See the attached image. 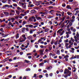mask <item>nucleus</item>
Returning <instances> with one entry per match:
<instances>
[{
    "label": "nucleus",
    "instance_id": "1",
    "mask_svg": "<svg viewBox=\"0 0 79 79\" xmlns=\"http://www.w3.org/2000/svg\"><path fill=\"white\" fill-rule=\"evenodd\" d=\"M74 38L75 42L73 43V45L74 46H77V44H79V34L78 32H77L76 36H74Z\"/></svg>",
    "mask_w": 79,
    "mask_h": 79
},
{
    "label": "nucleus",
    "instance_id": "2",
    "mask_svg": "<svg viewBox=\"0 0 79 79\" xmlns=\"http://www.w3.org/2000/svg\"><path fill=\"white\" fill-rule=\"evenodd\" d=\"M22 37H23V39H23L22 40H20L19 42H24L27 39L26 37V35L24 34L23 35H22Z\"/></svg>",
    "mask_w": 79,
    "mask_h": 79
},
{
    "label": "nucleus",
    "instance_id": "3",
    "mask_svg": "<svg viewBox=\"0 0 79 79\" xmlns=\"http://www.w3.org/2000/svg\"><path fill=\"white\" fill-rule=\"evenodd\" d=\"M25 27L28 28H32L34 27V25L31 24L26 25H25Z\"/></svg>",
    "mask_w": 79,
    "mask_h": 79
},
{
    "label": "nucleus",
    "instance_id": "4",
    "mask_svg": "<svg viewBox=\"0 0 79 79\" xmlns=\"http://www.w3.org/2000/svg\"><path fill=\"white\" fill-rule=\"evenodd\" d=\"M66 18V16H64V17H62V18H61L60 19V20H61V21L60 22V24H61L64 21V19H65Z\"/></svg>",
    "mask_w": 79,
    "mask_h": 79
},
{
    "label": "nucleus",
    "instance_id": "5",
    "mask_svg": "<svg viewBox=\"0 0 79 79\" xmlns=\"http://www.w3.org/2000/svg\"><path fill=\"white\" fill-rule=\"evenodd\" d=\"M34 5L32 4H29L28 5V8H32V7H34Z\"/></svg>",
    "mask_w": 79,
    "mask_h": 79
},
{
    "label": "nucleus",
    "instance_id": "6",
    "mask_svg": "<svg viewBox=\"0 0 79 79\" xmlns=\"http://www.w3.org/2000/svg\"><path fill=\"white\" fill-rule=\"evenodd\" d=\"M67 13L68 15H69V16H71V15H72V14H73V13H72V12L69 11H68L67 12Z\"/></svg>",
    "mask_w": 79,
    "mask_h": 79
},
{
    "label": "nucleus",
    "instance_id": "7",
    "mask_svg": "<svg viewBox=\"0 0 79 79\" xmlns=\"http://www.w3.org/2000/svg\"><path fill=\"white\" fill-rule=\"evenodd\" d=\"M69 71V70L67 69H65L64 71V74H67Z\"/></svg>",
    "mask_w": 79,
    "mask_h": 79
},
{
    "label": "nucleus",
    "instance_id": "8",
    "mask_svg": "<svg viewBox=\"0 0 79 79\" xmlns=\"http://www.w3.org/2000/svg\"><path fill=\"white\" fill-rule=\"evenodd\" d=\"M31 13H33V14L34 13L35 14H36V13H37V12H36V11L35 10H32L31 11Z\"/></svg>",
    "mask_w": 79,
    "mask_h": 79
},
{
    "label": "nucleus",
    "instance_id": "9",
    "mask_svg": "<svg viewBox=\"0 0 79 79\" xmlns=\"http://www.w3.org/2000/svg\"><path fill=\"white\" fill-rule=\"evenodd\" d=\"M63 30V28L60 29L57 31V33H59V34H60V32H61V31H62Z\"/></svg>",
    "mask_w": 79,
    "mask_h": 79
},
{
    "label": "nucleus",
    "instance_id": "10",
    "mask_svg": "<svg viewBox=\"0 0 79 79\" xmlns=\"http://www.w3.org/2000/svg\"><path fill=\"white\" fill-rule=\"evenodd\" d=\"M77 58V59H79V55H75L73 57V59Z\"/></svg>",
    "mask_w": 79,
    "mask_h": 79
},
{
    "label": "nucleus",
    "instance_id": "11",
    "mask_svg": "<svg viewBox=\"0 0 79 79\" xmlns=\"http://www.w3.org/2000/svg\"><path fill=\"white\" fill-rule=\"evenodd\" d=\"M3 13L6 16H9V13L6 12H4Z\"/></svg>",
    "mask_w": 79,
    "mask_h": 79
},
{
    "label": "nucleus",
    "instance_id": "12",
    "mask_svg": "<svg viewBox=\"0 0 79 79\" xmlns=\"http://www.w3.org/2000/svg\"><path fill=\"white\" fill-rule=\"evenodd\" d=\"M69 43L71 45H73V42H72V41L71 40L69 41Z\"/></svg>",
    "mask_w": 79,
    "mask_h": 79
},
{
    "label": "nucleus",
    "instance_id": "13",
    "mask_svg": "<svg viewBox=\"0 0 79 79\" xmlns=\"http://www.w3.org/2000/svg\"><path fill=\"white\" fill-rule=\"evenodd\" d=\"M54 11L53 10H51L49 11V13L51 14V15H53V13H54Z\"/></svg>",
    "mask_w": 79,
    "mask_h": 79
},
{
    "label": "nucleus",
    "instance_id": "14",
    "mask_svg": "<svg viewBox=\"0 0 79 79\" xmlns=\"http://www.w3.org/2000/svg\"><path fill=\"white\" fill-rule=\"evenodd\" d=\"M40 53L41 55H44V51H43V50H40Z\"/></svg>",
    "mask_w": 79,
    "mask_h": 79
},
{
    "label": "nucleus",
    "instance_id": "15",
    "mask_svg": "<svg viewBox=\"0 0 79 79\" xmlns=\"http://www.w3.org/2000/svg\"><path fill=\"white\" fill-rule=\"evenodd\" d=\"M68 76H70L71 74V72L69 71L67 73Z\"/></svg>",
    "mask_w": 79,
    "mask_h": 79
},
{
    "label": "nucleus",
    "instance_id": "16",
    "mask_svg": "<svg viewBox=\"0 0 79 79\" xmlns=\"http://www.w3.org/2000/svg\"><path fill=\"white\" fill-rule=\"evenodd\" d=\"M66 8H67V9H69L70 10H71V9L72 8L69 5H67L66 7Z\"/></svg>",
    "mask_w": 79,
    "mask_h": 79
},
{
    "label": "nucleus",
    "instance_id": "17",
    "mask_svg": "<svg viewBox=\"0 0 79 79\" xmlns=\"http://www.w3.org/2000/svg\"><path fill=\"white\" fill-rule=\"evenodd\" d=\"M58 40H56V41H55L54 43V44L55 45H57V44H58Z\"/></svg>",
    "mask_w": 79,
    "mask_h": 79
},
{
    "label": "nucleus",
    "instance_id": "18",
    "mask_svg": "<svg viewBox=\"0 0 79 79\" xmlns=\"http://www.w3.org/2000/svg\"><path fill=\"white\" fill-rule=\"evenodd\" d=\"M56 16H61V14H58L57 13H56Z\"/></svg>",
    "mask_w": 79,
    "mask_h": 79
},
{
    "label": "nucleus",
    "instance_id": "19",
    "mask_svg": "<svg viewBox=\"0 0 79 79\" xmlns=\"http://www.w3.org/2000/svg\"><path fill=\"white\" fill-rule=\"evenodd\" d=\"M52 66H50L49 67H48L47 68V69H49L50 70V69H52Z\"/></svg>",
    "mask_w": 79,
    "mask_h": 79
},
{
    "label": "nucleus",
    "instance_id": "20",
    "mask_svg": "<svg viewBox=\"0 0 79 79\" xmlns=\"http://www.w3.org/2000/svg\"><path fill=\"white\" fill-rule=\"evenodd\" d=\"M55 40H51V44L52 45H53V43H54V42H55Z\"/></svg>",
    "mask_w": 79,
    "mask_h": 79
},
{
    "label": "nucleus",
    "instance_id": "21",
    "mask_svg": "<svg viewBox=\"0 0 79 79\" xmlns=\"http://www.w3.org/2000/svg\"><path fill=\"white\" fill-rule=\"evenodd\" d=\"M64 42L65 43H68V42H69L68 39H67L66 40H64Z\"/></svg>",
    "mask_w": 79,
    "mask_h": 79
},
{
    "label": "nucleus",
    "instance_id": "22",
    "mask_svg": "<svg viewBox=\"0 0 79 79\" xmlns=\"http://www.w3.org/2000/svg\"><path fill=\"white\" fill-rule=\"evenodd\" d=\"M24 61L25 62H26V63H31V62H30V61L27 60H25Z\"/></svg>",
    "mask_w": 79,
    "mask_h": 79
},
{
    "label": "nucleus",
    "instance_id": "23",
    "mask_svg": "<svg viewBox=\"0 0 79 79\" xmlns=\"http://www.w3.org/2000/svg\"><path fill=\"white\" fill-rule=\"evenodd\" d=\"M16 14L18 15H19V14H20V12H19V11H16Z\"/></svg>",
    "mask_w": 79,
    "mask_h": 79
},
{
    "label": "nucleus",
    "instance_id": "24",
    "mask_svg": "<svg viewBox=\"0 0 79 79\" xmlns=\"http://www.w3.org/2000/svg\"><path fill=\"white\" fill-rule=\"evenodd\" d=\"M11 20L12 21V23H13L14 22V21L15 20V19L14 18H11Z\"/></svg>",
    "mask_w": 79,
    "mask_h": 79
},
{
    "label": "nucleus",
    "instance_id": "25",
    "mask_svg": "<svg viewBox=\"0 0 79 79\" xmlns=\"http://www.w3.org/2000/svg\"><path fill=\"white\" fill-rule=\"evenodd\" d=\"M35 16L38 19H42V18L40 17H37V15H35Z\"/></svg>",
    "mask_w": 79,
    "mask_h": 79
},
{
    "label": "nucleus",
    "instance_id": "26",
    "mask_svg": "<svg viewBox=\"0 0 79 79\" xmlns=\"http://www.w3.org/2000/svg\"><path fill=\"white\" fill-rule=\"evenodd\" d=\"M69 45V44H68V43H65V46L66 47V48H67Z\"/></svg>",
    "mask_w": 79,
    "mask_h": 79
},
{
    "label": "nucleus",
    "instance_id": "27",
    "mask_svg": "<svg viewBox=\"0 0 79 79\" xmlns=\"http://www.w3.org/2000/svg\"><path fill=\"white\" fill-rule=\"evenodd\" d=\"M27 39L29 40L32 39V36L31 35H30L27 37Z\"/></svg>",
    "mask_w": 79,
    "mask_h": 79
},
{
    "label": "nucleus",
    "instance_id": "28",
    "mask_svg": "<svg viewBox=\"0 0 79 79\" xmlns=\"http://www.w3.org/2000/svg\"><path fill=\"white\" fill-rule=\"evenodd\" d=\"M61 14L62 15V17H64V12H61Z\"/></svg>",
    "mask_w": 79,
    "mask_h": 79
},
{
    "label": "nucleus",
    "instance_id": "29",
    "mask_svg": "<svg viewBox=\"0 0 79 79\" xmlns=\"http://www.w3.org/2000/svg\"><path fill=\"white\" fill-rule=\"evenodd\" d=\"M26 29V28H23L22 29L21 31L23 32H24V31H25V30Z\"/></svg>",
    "mask_w": 79,
    "mask_h": 79
},
{
    "label": "nucleus",
    "instance_id": "30",
    "mask_svg": "<svg viewBox=\"0 0 79 79\" xmlns=\"http://www.w3.org/2000/svg\"><path fill=\"white\" fill-rule=\"evenodd\" d=\"M17 9L19 10V11L21 10V8L19 7V6L17 7Z\"/></svg>",
    "mask_w": 79,
    "mask_h": 79
},
{
    "label": "nucleus",
    "instance_id": "31",
    "mask_svg": "<svg viewBox=\"0 0 79 79\" xmlns=\"http://www.w3.org/2000/svg\"><path fill=\"white\" fill-rule=\"evenodd\" d=\"M10 15L11 16H13V15H15V14L12 13V12H10L9 13Z\"/></svg>",
    "mask_w": 79,
    "mask_h": 79
},
{
    "label": "nucleus",
    "instance_id": "32",
    "mask_svg": "<svg viewBox=\"0 0 79 79\" xmlns=\"http://www.w3.org/2000/svg\"><path fill=\"white\" fill-rule=\"evenodd\" d=\"M49 31V28H47L45 30H44V32H48Z\"/></svg>",
    "mask_w": 79,
    "mask_h": 79
},
{
    "label": "nucleus",
    "instance_id": "33",
    "mask_svg": "<svg viewBox=\"0 0 79 79\" xmlns=\"http://www.w3.org/2000/svg\"><path fill=\"white\" fill-rule=\"evenodd\" d=\"M13 6H15V7L18 6V5H17V4L16 3H13Z\"/></svg>",
    "mask_w": 79,
    "mask_h": 79
},
{
    "label": "nucleus",
    "instance_id": "34",
    "mask_svg": "<svg viewBox=\"0 0 79 79\" xmlns=\"http://www.w3.org/2000/svg\"><path fill=\"white\" fill-rule=\"evenodd\" d=\"M48 19H50V18H53V16H52L50 15H48Z\"/></svg>",
    "mask_w": 79,
    "mask_h": 79
},
{
    "label": "nucleus",
    "instance_id": "35",
    "mask_svg": "<svg viewBox=\"0 0 79 79\" xmlns=\"http://www.w3.org/2000/svg\"><path fill=\"white\" fill-rule=\"evenodd\" d=\"M61 42H62V40L60 39L59 40V42L58 43V44H60Z\"/></svg>",
    "mask_w": 79,
    "mask_h": 79
},
{
    "label": "nucleus",
    "instance_id": "36",
    "mask_svg": "<svg viewBox=\"0 0 79 79\" xmlns=\"http://www.w3.org/2000/svg\"><path fill=\"white\" fill-rule=\"evenodd\" d=\"M52 47H49V49H48V50H49V52H50V51H51V50H52Z\"/></svg>",
    "mask_w": 79,
    "mask_h": 79
},
{
    "label": "nucleus",
    "instance_id": "37",
    "mask_svg": "<svg viewBox=\"0 0 79 79\" xmlns=\"http://www.w3.org/2000/svg\"><path fill=\"white\" fill-rule=\"evenodd\" d=\"M69 57V56L68 55H66L65 56H64V58H68Z\"/></svg>",
    "mask_w": 79,
    "mask_h": 79
},
{
    "label": "nucleus",
    "instance_id": "38",
    "mask_svg": "<svg viewBox=\"0 0 79 79\" xmlns=\"http://www.w3.org/2000/svg\"><path fill=\"white\" fill-rule=\"evenodd\" d=\"M15 37H16V39H18V38H19V34H17L16 35Z\"/></svg>",
    "mask_w": 79,
    "mask_h": 79
},
{
    "label": "nucleus",
    "instance_id": "39",
    "mask_svg": "<svg viewBox=\"0 0 79 79\" xmlns=\"http://www.w3.org/2000/svg\"><path fill=\"white\" fill-rule=\"evenodd\" d=\"M34 25H35V26H37V25H39V23H34Z\"/></svg>",
    "mask_w": 79,
    "mask_h": 79
},
{
    "label": "nucleus",
    "instance_id": "40",
    "mask_svg": "<svg viewBox=\"0 0 79 79\" xmlns=\"http://www.w3.org/2000/svg\"><path fill=\"white\" fill-rule=\"evenodd\" d=\"M29 20H30V21H31L32 22L33 21V19H32L31 17L29 18Z\"/></svg>",
    "mask_w": 79,
    "mask_h": 79
},
{
    "label": "nucleus",
    "instance_id": "41",
    "mask_svg": "<svg viewBox=\"0 0 79 79\" xmlns=\"http://www.w3.org/2000/svg\"><path fill=\"white\" fill-rule=\"evenodd\" d=\"M21 16H26V15H25L24 14L22 13L20 14Z\"/></svg>",
    "mask_w": 79,
    "mask_h": 79
},
{
    "label": "nucleus",
    "instance_id": "42",
    "mask_svg": "<svg viewBox=\"0 0 79 79\" xmlns=\"http://www.w3.org/2000/svg\"><path fill=\"white\" fill-rule=\"evenodd\" d=\"M26 24V21H23V23L22 24V25H23V26H24V24Z\"/></svg>",
    "mask_w": 79,
    "mask_h": 79
},
{
    "label": "nucleus",
    "instance_id": "43",
    "mask_svg": "<svg viewBox=\"0 0 79 79\" xmlns=\"http://www.w3.org/2000/svg\"><path fill=\"white\" fill-rule=\"evenodd\" d=\"M62 6L63 7H65V6H66V4L65 3H63L62 4Z\"/></svg>",
    "mask_w": 79,
    "mask_h": 79
},
{
    "label": "nucleus",
    "instance_id": "44",
    "mask_svg": "<svg viewBox=\"0 0 79 79\" xmlns=\"http://www.w3.org/2000/svg\"><path fill=\"white\" fill-rule=\"evenodd\" d=\"M2 3H6V1L5 0H3L2 1Z\"/></svg>",
    "mask_w": 79,
    "mask_h": 79
},
{
    "label": "nucleus",
    "instance_id": "45",
    "mask_svg": "<svg viewBox=\"0 0 79 79\" xmlns=\"http://www.w3.org/2000/svg\"><path fill=\"white\" fill-rule=\"evenodd\" d=\"M71 47V45L70 44L69 45V46H68V47L67 49H68V48H70Z\"/></svg>",
    "mask_w": 79,
    "mask_h": 79
},
{
    "label": "nucleus",
    "instance_id": "46",
    "mask_svg": "<svg viewBox=\"0 0 79 79\" xmlns=\"http://www.w3.org/2000/svg\"><path fill=\"white\" fill-rule=\"evenodd\" d=\"M23 9H26V5H25L24 6H23Z\"/></svg>",
    "mask_w": 79,
    "mask_h": 79
},
{
    "label": "nucleus",
    "instance_id": "47",
    "mask_svg": "<svg viewBox=\"0 0 79 79\" xmlns=\"http://www.w3.org/2000/svg\"><path fill=\"white\" fill-rule=\"evenodd\" d=\"M3 28H2L0 29V31H2V32H4V31H3Z\"/></svg>",
    "mask_w": 79,
    "mask_h": 79
},
{
    "label": "nucleus",
    "instance_id": "48",
    "mask_svg": "<svg viewBox=\"0 0 79 79\" xmlns=\"http://www.w3.org/2000/svg\"><path fill=\"white\" fill-rule=\"evenodd\" d=\"M47 58V56L46 55H45L44 57H43L44 59H45V58Z\"/></svg>",
    "mask_w": 79,
    "mask_h": 79
},
{
    "label": "nucleus",
    "instance_id": "49",
    "mask_svg": "<svg viewBox=\"0 0 79 79\" xmlns=\"http://www.w3.org/2000/svg\"><path fill=\"white\" fill-rule=\"evenodd\" d=\"M32 33H33V31L32 30H31L30 31V34H32Z\"/></svg>",
    "mask_w": 79,
    "mask_h": 79
},
{
    "label": "nucleus",
    "instance_id": "50",
    "mask_svg": "<svg viewBox=\"0 0 79 79\" xmlns=\"http://www.w3.org/2000/svg\"><path fill=\"white\" fill-rule=\"evenodd\" d=\"M15 42L16 44H17L18 42H19V40H15Z\"/></svg>",
    "mask_w": 79,
    "mask_h": 79
},
{
    "label": "nucleus",
    "instance_id": "51",
    "mask_svg": "<svg viewBox=\"0 0 79 79\" xmlns=\"http://www.w3.org/2000/svg\"><path fill=\"white\" fill-rule=\"evenodd\" d=\"M26 70L27 71H31V69L29 68H27L26 69Z\"/></svg>",
    "mask_w": 79,
    "mask_h": 79
},
{
    "label": "nucleus",
    "instance_id": "52",
    "mask_svg": "<svg viewBox=\"0 0 79 79\" xmlns=\"http://www.w3.org/2000/svg\"><path fill=\"white\" fill-rule=\"evenodd\" d=\"M36 5H40V4L39 3V2H36Z\"/></svg>",
    "mask_w": 79,
    "mask_h": 79
},
{
    "label": "nucleus",
    "instance_id": "53",
    "mask_svg": "<svg viewBox=\"0 0 79 79\" xmlns=\"http://www.w3.org/2000/svg\"><path fill=\"white\" fill-rule=\"evenodd\" d=\"M39 77L40 78H42L43 77V76L42 75H40L39 76Z\"/></svg>",
    "mask_w": 79,
    "mask_h": 79
},
{
    "label": "nucleus",
    "instance_id": "54",
    "mask_svg": "<svg viewBox=\"0 0 79 79\" xmlns=\"http://www.w3.org/2000/svg\"><path fill=\"white\" fill-rule=\"evenodd\" d=\"M10 12H11L12 13H15V11L13 10H10Z\"/></svg>",
    "mask_w": 79,
    "mask_h": 79
},
{
    "label": "nucleus",
    "instance_id": "55",
    "mask_svg": "<svg viewBox=\"0 0 79 79\" xmlns=\"http://www.w3.org/2000/svg\"><path fill=\"white\" fill-rule=\"evenodd\" d=\"M15 19H18L19 18V16H16L15 17Z\"/></svg>",
    "mask_w": 79,
    "mask_h": 79
},
{
    "label": "nucleus",
    "instance_id": "56",
    "mask_svg": "<svg viewBox=\"0 0 79 79\" xmlns=\"http://www.w3.org/2000/svg\"><path fill=\"white\" fill-rule=\"evenodd\" d=\"M21 10V13H23V12H24V10L21 9V10Z\"/></svg>",
    "mask_w": 79,
    "mask_h": 79
},
{
    "label": "nucleus",
    "instance_id": "57",
    "mask_svg": "<svg viewBox=\"0 0 79 79\" xmlns=\"http://www.w3.org/2000/svg\"><path fill=\"white\" fill-rule=\"evenodd\" d=\"M41 39H42V40H43L44 39V40H45V37H43V38H40Z\"/></svg>",
    "mask_w": 79,
    "mask_h": 79
},
{
    "label": "nucleus",
    "instance_id": "58",
    "mask_svg": "<svg viewBox=\"0 0 79 79\" xmlns=\"http://www.w3.org/2000/svg\"><path fill=\"white\" fill-rule=\"evenodd\" d=\"M74 21H75V19H72L71 20V23H73V22H74Z\"/></svg>",
    "mask_w": 79,
    "mask_h": 79
},
{
    "label": "nucleus",
    "instance_id": "59",
    "mask_svg": "<svg viewBox=\"0 0 79 79\" xmlns=\"http://www.w3.org/2000/svg\"><path fill=\"white\" fill-rule=\"evenodd\" d=\"M13 7V6L12 5H10L8 6V7H10V8H12Z\"/></svg>",
    "mask_w": 79,
    "mask_h": 79
},
{
    "label": "nucleus",
    "instance_id": "60",
    "mask_svg": "<svg viewBox=\"0 0 79 79\" xmlns=\"http://www.w3.org/2000/svg\"><path fill=\"white\" fill-rule=\"evenodd\" d=\"M15 23H16V24H19V23L17 21H15Z\"/></svg>",
    "mask_w": 79,
    "mask_h": 79
},
{
    "label": "nucleus",
    "instance_id": "61",
    "mask_svg": "<svg viewBox=\"0 0 79 79\" xmlns=\"http://www.w3.org/2000/svg\"><path fill=\"white\" fill-rule=\"evenodd\" d=\"M11 18H8L7 20L8 21H11Z\"/></svg>",
    "mask_w": 79,
    "mask_h": 79
},
{
    "label": "nucleus",
    "instance_id": "62",
    "mask_svg": "<svg viewBox=\"0 0 79 79\" xmlns=\"http://www.w3.org/2000/svg\"><path fill=\"white\" fill-rule=\"evenodd\" d=\"M58 45L59 47H61V44H60V43Z\"/></svg>",
    "mask_w": 79,
    "mask_h": 79
},
{
    "label": "nucleus",
    "instance_id": "63",
    "mask_svg": "<svg viewBox=\"0 0 79 79\" xmlns=\"http://www.w3.org/2000/svg\"><path fill=\"white\" fill-rule=\"evenodd\" d=\"M73 2V0H69V2Z\"/></svg>",
    "mask_w": 79,
    "mask_h": 79
},
{
    "label": "nucleus",
    "instance_id": "64",
    "mask_svg": "<svg viewBox=\"0 0 79 79\" xmlns=\"http://www.w3.org/2000/svg\"><path fill=\"white\" fill-rule=\"evenodd\" d=\"M55 20H58V17H56L55 18Z\"/></svg>",
    "mask_w": 79,
    "mask_h": 79
}]
</instances>
